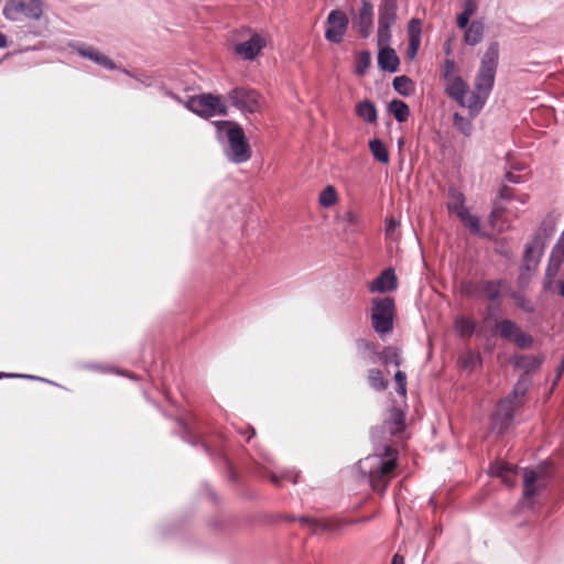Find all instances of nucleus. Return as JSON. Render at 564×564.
<instances>
[{
  "mask_svg": "<svg viewBox=\"0 0 564 564\" xmlns=\"http://www.w3.org/2000/svg\"><path fill=\"white\" fill-rule=\"evenodd\" d=\"M399 65H400V59H399L398 55L395 54V52L392 48H390V73L397 72L399 68Z\"/></svg>",
  "mask_w": 564,
  "mask_h": 564,
  "instance_id": "nucleus-41",
  "label": "nucleus"
},
{
  "mask_svg": "<svg viewBox=\"0 0 564 564\" xmlns=\"http://www.w3.org/2000/svg\"><path fill=\"white\" fill-rule=\"evenodd\" d=\"M268 45V36L252 29L241 31L240 39L234 45V53L246 62L257 61Z\"/></svg>",
  "mask_w": 564,
  "mask_h": 564,
  "instance_id": "nucleus-5",
  "label": "nucleus"
},
{
  "mask_svg": "<svg viewBox=\"0 0 564 564\" xmlns=\"http://www.w3.org/2000/svg\"><path fill=\"white\" fill-rule=\"evenodd\" d=\"M499 197L502 198V199H516L518 200L520 204L524 205L528 203L530 196L528 194H519V195H513L511 189L508 188V187H502L500 191H499Z\"/></svg>",
  "mask_w": 564,
  "mask_h": 564,
  "instance_id": "nucleus-37",
  "label": "nucleus"
},
{
  "mask_svg": "<svg viewBox=\"0 0 564 564\" xmlns=\"http://www.w3.org/2000/svg\"><path fill=\"white\" fill-rule=\"evenodd\" d=\"M389 226H390V232H391L392 228L394 227V223L391 219H390Z\"/></svg>",
  "mask_w": 564,
  "mask_h": 564,
  "instance_id": "nucleus-55",
  "label": "nucleus"
},
{
  "mask_svg": "<svg viewBox=\"0 0 564 564\" xmlns=\"http://www.w3.org/2000/svg\"><path fill=\"white\" fill-rule=\"evenodd\" d=\"M77 52L82 57L88 58L107 69L116 68V64L107 55L93 46L82 45L77 48Z\"/></svg>",
  "mask_w": 564,
  "mask_h": 564,
  "instance_id": "nucleus-21",
  "label": "nucleus"
},
{
  "mask_svg": "<svg viewBox=\"0 0 564 564\" xmlns=\"http://www.w3.org/2000/svg\"><path fill=\"white\" fill-rule=\"evenodd\" d=\"M561 294L564 296V281L561 283Z\"/></svg>",
  "mask_w": 564,
  "mask_h": 564,
  "instance_id": "nucleus-54",
  "label": "nucleus"
},
{
  "mask_svg": "<svg viewBox=\"0 0 564 564\" xmlns=\"http://www.w3.org/2000/svg\"><path fill=\"white\" fill-rule=\"evenodd\" d=\"M406 375L397 370L393 376V384L400 401L395 400V406L390 412V434H400L405 431L404 411L406 409Z\"/></svg>",
  "mask_w": 564,
  "mask_h": 564,
  "instance_id": "nucleus-6",
  "label": "nucleus"
},
{
  "mask_svg": "<svg viewBox=\"0 0 564 564\" xmlns=\"http://www.w3.org/2000/svg\"><path fill=\"white\" fill-rule=\"evenodd\" d=\"M393 7H394V6H393V1H392V0H390V4H389V8H390V21H391L392 19H394V14H393V12H392Z\"/></svg>",
  "mask_w": 564,
  "mask_h": 564,
  "instance_id": "nucleus-51",
  "label": "nucleus"
},
{
  "mask_svg": "<svg viewBox=\"0 0 564 564\" xmlns=\"http://www.w3.org/2000/svg\"><path fill=\"white\" fill-rule=\"evenodd\" d=\"M497 295H498V292H497V291H492V292H490V293L488 294V296H489L490 299H495Z\"/></svg>",
  "mask_w": 564,
  "mask_h": 564,
  "instance_id": "nucleus-52",
  "label": "nucleus"
},
{
  "mask_svg": "<svg viewBox=\"0 0 564 564\" xmlns=\"http://www.w3.org/2000/svg\"><path fill=\"white\" fill-rule=\"evenodd\" d=\"M477 10V6L473 0H467L464 10L457 17V25L460 29H465L468 25L469 19L475 14Z\"/></svg>",
  "mask_w": 564,
  "mask_h": 564,
  "instance_id": "nucleus-30",
  "label": "nucleus"
},
{
  "mask_svg": "<svg viewBox=\"0 0 564 564\" xmlns=\"http://www.w3.org/2000/svg\"><path fill=\"white\" fill-rule=\"evenodd\" d=\"M370 318L373 329L383 338L388 333V296L371 300Z\"/></svg>",
  "mask_w": 564,
  "mask_h": 564,
  "instance_id": "nucleus-13",
  "label": "nucleus"
},
{
  "mask_svg": "<svg viewBox=\"0 0 564 564\" xmlns=\"http://www.w3.org/2000/svg\"><path fill=\"white\" fill-rule=\"evenodd\" d=\"M402 362V358L400 356V352L397 349L390 348V364H394L397 367H399Z\"/></svg>",
  "mask_w": 564,
  "mask_h": 564,
  "instance_id": "nucleus-42",
  "label": "nucleus"
},
{
  "mask_svg": "<svg viewBox=\"0 0 564 564\" xmlns=\"http://www.w3.org/2000/svg\"><path fill=\"white\" fill-rule=\"evenodd\" d=\"M371 56L368 52H362L357 59L356 72L358 75H364L366 69L369 67Z\"/></svg>",
  "mask_w": 564,
  "mask_h": 564,
  "instance_id": "nucleus-38",
  "label": "nucleus"
},
{
  "mask_svg": "<svg viewBox=\"0 0 564 564\" xmlns=\"http://www.w3.org/2000/svg\"><path fill=\"white\" fill-rule=\"evenodd\" d=\"M357 345L359 349H368L370 351L372 350V346L364 339L358 340Z\"/></svg>",
  "mask_w": 564,
  "mask_h": 564,
  "instance_id": "nucleus-45",
  "label": "nucleus"
},
{
  "mask_svg": "<svg viewBox=\"0 0 564 564\" xmlns=\"http://www.w3.org/2000/svg\"><path fill=\"white\" fill-rule=\"evenodd\" d=\"M338 200V195L334 186H326L319 194L318 203L321 206L328 208L334 206Z\"/></svg>",
  "mask_w": 564,
  "mask_h": 564,
  "instance_id": "nucleus-28",
  "label": "nucleus"
},
{
  "mask_svg": "<svg viewBox=\"0 0 564 564\" xmlns=\"http://www.w3.org/2000/svg\"><path fill=\"white\" fill-rule=\"evenodd\" d=\"M390 113H392L399 122H403L408 119L410 110L405 102L401 100H390Z\"/></svg>",
  "mask_w": 564,
  "mask_h": 564,
  "instance_id": "nucleus-29",
  "label": "nucleus"
},
{
  "mask_svg": "<svg viewBox=\"0 0 564 564\" xmlns=\"http://www.w3.org/2000/svg\"><path fill=\"white\" fill-rule=\"evenodd\" d=\"M228 148L226 155L232 163L240 164L250 160L251 149L243 130L238 124H229L227 130Z\"/></svg>",
  "mask_w": 564,
  "mask_h": 564,
  "instance_id": "nucleus-8",
  "label": "nucleus"
},
{
  "mask_svg": "<svg viewBox=\"0 0 564 564\" xmlns=\"http://www.w3.org/2000/svg\"><path fill=\"white\" fill-rule=\"evenodd\" d=\"M445 90L462 107L467 108V102L471 99L470 91L467 83L460 76L451 77L449 80L445 82Z\"/></svg>",
  "mask_w": 564,
  "mask_h": 564,
  "instance_id": "nucleus-16",
  "label": "nucleus"
},
{
  "mask_svg": "<svg viewBox=\"0 0 564 564\" xmlns=\"http://www.w3.org/2000/svg\"><path fill=\"white\" fill-rule=\"evenodd\" d=\"M348 18L340 10H333L327 17L325 37L329 42L340 43L348 26Z\"/></svg>",
  "mask_w": 564,
  "mask_h": 564,
  "instance_id": "nucleus-14",
  "label": "nucleus"
},
{
  "mask_svg": "<svg viewBox=\"0 0 564 564\" xmlns=\"http://www.w3.org/2000/svg\"><path fill=\"white\" fill-rule=\"evenodd\" d=\"M455 329L460 336H469L474 332V324L467 318H458L455 322Z\"/></svg>",
  "mask_w": 564,
  "mask_h": 564,
  "instance_id": "nucleus-34",
  "label": "nucleus"
},
{
  "mask_svg": "<svg viewBox=\"0 0 564 564\" xmlns=\"http://www.w3.org/2000/svg\"><path fill=\"white\" fill-rule=\"evenodd\" d=\"M34 34H35V35H43V34H44V31H39V32H35Z\"/></svg>",
  "mask_w": 564,
  "mask_h": 564,
  "instance_id": "nucleus-56",
  "label": "nucleus"
},
{
  "mask_svg": "<svg viewBox=\"0 0 564 564\" xmlns=\"http://www.w3.org/2000/svg\"><path fill=\"white\" fill-rule=\"evenodd\" d=\"M480 361V357L478 354L468 351L463 358H462V365L464 368L474 369Z\"/></svg>",
  "mask_w": 564,
  "mask_h": 564,
  "instance_id": "nucleus-39",
  "label": "nucleus"
},
{
  "mask_svg": "<svg viewBox=\"0 0 564 564\" xmlns=\"http://www.w3.org/2000/svg\"><path fill=\"white\" fill-rule=\"evenodd\" d=\"M447 208L451 213L456 214L460 221L468 227L471 232H480L479 218L469 213L468 208L465 206V197L460 192L456 189L449 191Z\"/></svg>",
  "mask_w": 564,
  "mask_h": 564,
  "instance_id": "nucleus-9",
  "label": "nucleus"
},
{
  "mask_svg": "<svg viewBox=\"0 0 564 564\" xmlns=\"http://www.w3.org/2000/svg\"><path fill=\"white\" fill-rule=\"evenodd\" d=\"M375 356L379 358V360L382 362V365L388 364V357L384 355V350L380 354H375Z\"/></svg>",
  "mask_w": 564,
  "mask_h": 564,
  "instance_id": "nucleus-47",
  "label": "nucleus"
},
{
  "mask_svg": "<svg viewBox=\"0 0 564 564\" xmlns=\"http://www.w3.org/2000/svg\"><path fill=\"white\" fill-rule=\"evenodd\" d=\"M8 46V40L7 36L0 32V48H4Z\"/></svg>",
  "mask_w": 564,
  "mask_h": 564,
  "instance_id": "nucleus-46",
  "label": "nucleus"
},
{
  "mask_svg": "<svg viewBox=\"0 0 564 564\" xmlns=\"http://www.w3.org/2000/svg\"><path fill=\"white\" fill-rule=\"evenodd\" d=\"M397 288V279L394 274L390 271V291Z\"/></svg>",
  "mask_w": 564,
  "mask_h": 564,
  "instance_id": "nucleus-48",
  "label": "nucleus"
},
{
  "mask_svg": "<svg viewBox=\"0 0 564 564\" xmlns=\"http://www.w3.org/2000/svg\"><path fill=\"white\" fill-rule=\"evenodd\" d=\"M340 219L344 224V231L346 234H354L357 231L359 225V216L357 214L348 210L341 216Z\"/></svg>",
  "mask_w": 564,
  "mask_h": 564,
  "instance_id": "nucleus-32",
  "label": "nucleus"
},
{
  "mask_svg": "<svg viewBox=\"0 0 564 564\" xmlns=\"http://www.w3.org/2000/svg\"><path fill=\"white\" fill-rule=\"evenodd\" d=\"M389 319H390V321L392 319V314H391V313H390Z\"/></svg>",
  "mask_w": 564,
  "mask_h": 564,
  "instance_id": "nucleus-57",
  "label": "nucleus"
},
{
  "mask_svg": "<svg viewBox=\"0 0 564 564\" xmlns=\"http://www.w3.org/2000/svg\"><path fill=\"white\" fill-rule=\"evenodd\" d=\"M370 293H384L388 291V269L381 271L380 275L368 285Z\"/></svg>",
  "mask_w": 564,
  "mask_h": 564,
  "instance_id": "nucleus-31",
  "label": "nucleus"
},
{
  "mask_svg": "<svg viewBox=\"0 0 564 564\" xmlns=\"http://www.w3.org/2000/svg\"><path fill=\"white\" fill-rule=\"evenodd\" d=\"M359 470L368 476V480L375 491L383 494L388 475V446H383L379 455H369L359 460Z\"/></svg>",
  "mask_w": 564,
  "mask_h": 564,
  "instance_id": "nucleus-3",
  "label": "nucleus"
},
{
  "mask_svg": "<svg viewBox=\"0 0 564 564\" xmlns=\"http://www.w3.org/2000/svg\"><path fill=\"white\" fill-rule=\"evenodd\" d=\"M357 115L367 122H373L377 118V110L375 106L365 100L356 106Z\"/></svg>",
  "mask_w": 564,
  "mask_h": 564,
  "instance_id": "nucleus-25",
  "label": "nucleus"
},
{
  "mask_svg": "<svg viewBox=\"0 0 564 564\" xmlns=\"http://www.w3.org/2000/svg\"><path fill=\"white\" fill-rule=\"evenodd\" d=\"M392 564H404L403 557L399 554H395L393 556Z\"/></svg>",
  "mask_w": 564,
  "mask_h": 564,
  "instance_id": "nucleus-49",
  "label": "nucleus"
},
{
  "mask_svg": "<svg viewBox=\"0 0 564 564\" xmlns=\"http://www.w3.org/2000/svg\"><path fill=\"white\" fill-rule=\"evenodd\" d=\"M508 180H509L510 182H513V183H517V182H518V180H517L516 177H513L511 174H509V175H508Z\"/></svg>",
  "mask_w": 564,
  "mask_h": 564,
  "instance_id": "nucleus-53",
  "label": "nucleus"
},
{
  "mask_svg": "<svg viewBox=\"0 0 564 564\" xmlns=\"http://www.w3.org/2000/svg\"><path fill=\"white\" fill-rule=\"evenodd\" d=\"M464 41L468 45L478 44L484 35V24L479 21H474L469 25H467Z\"/></svg>",
  "mask_w": 564,
  "mask_h": 564,
  "instance_id": "nucleus-23",
  "label": "nucleus"
},
{
  "mask_svg": "<svg viewBox=\"0 0 564 564\" xmlns=\"http://www.w3.org/2000/svg\"><path fill=\"white\" fill-rule=\"evenodd\" d=\"M514 364L528 373L540 367L541 359L536 356H519L516 358Z\"/></svg>",
  "mask_w": 564,
  "mask_h": 564,
  "instance_id": "nucleus-27",
  "label": "nucleus"
},
{
  "mask_svg": "<svg viewBox=\"0 0 564 564\" xmlns=\"http://www.w3.org/2000/svg\"><path fill=\"white\" fill-rule=\"evenodd\" d=\"M231 104L242 112L254 113L262 108V99L259 94L250 88H235L228 94Z\"/></svg>",
  "mask_w": 564,
  "mask_h": 564,
  "instance_id": "nucleus-11",
  "label": "nucleus"
},
{
  "mask_svg": "<svg viewBox=\"0 0 564 564\" xmlns=\"http://www.w3.org/2000/svg\"><path fill=\"white\" fill-rule=\"evenodd\" d=\"M529 381L522 377L513 389L512 395H509L499 404L491 417V431L501 434L510 425L514 409L518 406V399L527 392Z\"/></svg>",
  "mask_w": 564,
  "mask_h": 564,
  "instance_id": "nucleus-2",
  "label": "nucleus"
},
{
  "mask_svg": "<svg viewBox=\"0 0 564 564\" xmlns=\"http://www.w3.org/2000/svg\"><path fill=\"white\" fill-rule=\"evenodd\" d=\"M351 25L362 37L370 35L373 25V9L369 2L361 1L358 9H352Z\"/></svg>",
  "mask_w": 564,
  "mask_h": 564,
  "instance_id": "nucleus-12",
  "label": "nucleus"
},
{
  "mask_svg": "<svg viewBox=\"0 0 564 564\" xmlns=\"http://www.w3.org/2000/svg\"><path fill=\"white\" fill-rule=\"evenodd\" d=\"M393 88L402 96H409L414 91V83L406 76H397L392 82Z\"/></svg>",
  "mask_w": 564,
  "mask_h": 564,
  "instance_id": "nucleus-24",
  "label": "nucleus"
},
{
  "mask_svg": "<svg viewBox=\"0 0 564 564\" xmlns=\"http://www.w3.org/2000/svg\"><path fill=\"white\" fill-rule=\"evenodd\" d=\"M454 126L464 134H469L471 131V121L468 118H464L463 116L455 113L454 115Z\"/></svg>",
  "mask_w": 564,
  "mask_h": 564,
  "instance_id": "nucleus-36",
  "label": "nucleus"
},
{
  "mask_svg": "<svg viewBox=\"0 0 564 564\" xmlns=\"http://www.w3.org/2000/svg\"><path fill=\"white\" fill-rule=\"evenodd\" d=\"M397 459L395 457L393 456V451H392V447L390 446V463H389V466H390V475L392 474V470L394 467H397Z\"/></svg>",
  "mask_w": 564,
  "mask_h": 564,
  "instance_id": "nucleus-44",
  "label": "nucleus"
},
{
  "mask_svg": "<svg viewBox=\"0 0 564 564\" xmlns=\"http://www.w3.org/2000/svg\"><path fill=\"white\" fill-rule=\"evenodd\" d=\"M496 329L499 335L507 340H510L519 347H528L531 344V338L523 334L514 323L505 319L496 325Z\"/></svg>",
  "mask_w": 564,
  "mask_h": 564,
  "instance_id": "nucleus-15",
  "label": "nucleus"
},
{
  "mask_svg": "<svg viewBox=\"0 0 564 564\" xmlns=\"http://www.w3.org/2000/svg\"><path fill=\"white\" fill-rule=\"evenodd\" d=\"M550 260L553 261V264L561 265L564 261V231L562 232L557 243L554 246Z\"/></svg>",
  "mask_w": 564,
  "mask_h": 564,
  "instance_id": "nucleus-33",
  "label": "nucleus"
},
{
  "mask_svg": "<svg viewBox=\"0 0 564 564\" xmlns=\"http://www.w3.org/2000/svg\"><path fill=\"white\" fill-rule=\"evenodd\" d=\"M299 520L303 524H306L307 527H310L313 532H318V531L335 532L346 524V522L340 519L317 520V519H313V518H308V517H303V518H300Z\"/></svg>",
  "mask_w": 564,
  "mask_h": 564,
  "instance_id": "nucleus-19",
  "label": "nucleus"
},
{
  "mask_svg": "<svg viewBox=\"0 0 564 564\" xmlns=\"http://www.w3.org/2000/svg\"><path fill=\"white\" fill-rule=\"evenodd\" d=\"M498 55V46L491 44L481 59L475 80V88L470 91L471 99L467 102V109L471 117L476 116L482 109L494 87Z\"/></svg>",
  "mask_w": 564,
  "mask_h": 564,
  "instance_id": "nucleus-1",
  "label": "nucleus"
},
{
  "mask_svg": "<svg viewBox=\"0 0 564 564\" xmlns=\"http://www.w3.org/2000/svg\"><path fill=\"white\" fill-rule=\"evenodd\" d=\"M169 96L177 102L184 105V107L187 108L189 111L203 118L226 115V104L219 96H214L212 94H202L193 96L186 101H183L178 96L172 93H169Z\"/></svg>",
  "mask_w": 564,
  "mask_h": 564,
  "instance_id": "nucleus-4",
  "label": "nucleus"
},
{
  "mask_svg": "<svg viewBox=\"0 0 564 564\" xmlns=\"http://www.w3.org/2000/svg\"><path fill=\"white\" fill-rule=\"evenodd\" d=\"M368 380L373 389L383 390L386 388L383 376L379 370H370Z\"/></svg>",
  "mask_w": 564,
  "mask_h": 564,
  "instance_id": "nucleus-35",
  "label": "nucleus"
},
{
  "mask_svg": "<svg viewBox=\"0 0 564 564\" xmlns=\"http://www.w3.org/2000/svg\"><path fill=\"white\" fill-rule=\"evenodd\" d=\"M560 267H561V265H556V267H555V265L553 264V261H552V260H550L549 265H547V270H546V275H547V278H550V279L554 278V276L556 275V273H557V271H558Z\"/></svg>",
  "mask_w": 564,
  "mask_h": 564,
  "instance_id": "nucleus-43",
  "label": "nucleus"
},
{
  "mask_svg": "<svg viewBox=\"0 0 564 564\" xmlns=\"http://www.w3.org/2000/svg\"><path fill=\"white\" fill-rule=\"evenodd\" d=\"M455 72H456L455 62L452 61V59H446L444 62V66H443V77H444V80L447 82V80L451 79V77H457Z\"/></svg>",
  "mask_w": 564,
  "mask_h": 564,
  "instance_id": "nucleus-40",
  "label": "nucleus"
},
{
  "mask_svg": "<svg viewBox=\"0 0 564 564\" xmlns=\"http://www.w3.org/2000/svg\"><path fill=\"white\" fill-rule=\"evenodd\" d=\"M500 208L501 207L498 205V203H496L495 209L491 213V217H496L499 214Z\"/></svg>",
  "mask_w": 564,
  "mask_h": 564,
  "instance_id": "nucleus-50",
  "label": "nucleus"
},
{
  "mask_svg": "<svg viewBox=\"0 0 564 564\" xmlns=\"http://www.w3.org/2000/svg\"><path fill=\"white\" fill-rule=\"evenodd\" d=\"M422 23L419 19H412L408 25L409 46L406 48V57L413 59L421 44Z\"/></svg>",
  "mask_w": 564,
  "mask_h": 564,
  "instance_id": "nucleus-18",
  "label": "nucleus"
},
{
  "mask_svg": "<svg viewBox=\"0 0 564 564\" xmlns=\"http://www.w3.org/2000/svg\"><path fill=\"white\" fill-rule=\"evenodd\" d=\"M549 474V466L546 464H540L531 469H523V497L525 500L531 499L546 487Z\"/></svg>",
  "mask_w": 564,
  "mask_h": 564,
  "instance_id": "nucleus-10",
  "label": "nucleus"
},
{
  "mask_svg": "<svg viewBox=\"0 0 564 564\" xmlns=\"http://www.w3.org/2000/svg\"><path fill=\"white\" fill-rule=\"evenodd\" d=\"M544 249L543 239L538 236L525 248L524 265L527 270H534L541 259Z\"/></svg>",
  "mask_w": 564,
  "mask_h": 564,
  "instance_id": "nucleus-20",
  "label": "nucleus"
},
{
  "mask_svg": "<svg viewBox=\"0 0 564 564\" xmlns=\"http://www.w3.org/2000/svg\"><path fill=\"white\" fill-rule=\"evenodd\" d=\"M490 473L494 476L499 477L502 480V482H505L509 487H512L516 484L514 467L509 465V464H507V463H505V462L496 463L490 468Z\"/></svg>",
  "mask_w": 564,
  "mask_h": 564,
  "instance_id": "nucleus-22",
  "label": "nucleus"
},
{
  "mask_svg": "<svg viewBox=\"0 0 564 564\" xmlns=\"http://www.w3.org/2000/svg\"><path fill=\"white\" fill-rule=\"evenodd\" d=\"M369 149L373 158L381 162V163H388V150L386 144L379 140L373 139L369 142Z\"/></svg>",
  "mask_w": 564,
  "mask_h": 564,
  "instance_id": "nucleus-26",
  "label": "nucleus"
},
{
  "mask_svg": "<svg viewBox=\"0 0 564 564\" xmlns=\"http://www.w3.org/2000/svg\"><path fill=\"white\" fill-rule=\"evenodd\" d=\"M2 13L13 22L39 20L43 14V4L41 0H7Z\"/></svg>",
  "mask_w": 564,
  "mask_h": 564,
  "instance_id": "nucleus-7",
  "label": "nucleus"
},
{
  "mask_svg": "<svg viewBox=\"0 0 564 564\" xmlns=\"http://www.w3.org/2000/svg\"><path fill=\"white\" fill-rule=\"evenodd\" d=\"M378 64L381 69H388V20L386 19L384 13H381L379 17V28H378Z\"/></svg>",
  "mask_w": 564,
  "mask_h": 564,
  "instance_id": "nucleus-17",
  "label": "nucleus"
}]
</instances>
